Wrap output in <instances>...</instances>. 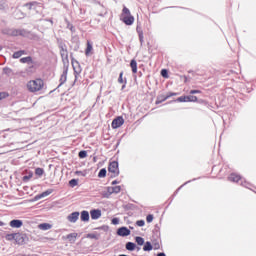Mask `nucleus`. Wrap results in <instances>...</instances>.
Here are the masks:
<instances>
[{"mask_svg":"<svg viewBox=\"0 0 256 256\" xmlns=\"http://www.w3.org/2000/svg\"><path fill=\"white\" fill-rule=\"evenodd\" d=\"M3 99V97L1 96V94H0V101Z\"/></svg>","mask_w":256,"mask_h":256,"instance_id":"obj_50","label":"nucleus"},{"mask_svg":"<svg viewBox=\"0 0 256 256\" xmlns=\"http://www.w3.org/2000/svg\"><path fill=\"white\" fill-rule=\"evenodd\" d=\"M15 236H16V233H12V234H7L6 235V240L7 241H15Z\"/></svg>","mask_w":256,"mask_h":256,"instance_id":"obj_24","label":"nucleus"},{"mask_svg":"<svg viewBox=\"0 0 256 256\" xmlns=\"http://www.w3.org/2000/svg\"><path fill=\"white\" fill-rule=\"evenodd\" d=\"M3 73L5 74V75H11V73H13V70H11V68H4L3 69Z\"/></svg>","mask_w":256,"mask_h":256,"instance_id":"obj_30","label":"nucleus"},{"mask_svg":"<svg viewBox=\"0 0 256 256\" xmlns=\"http://www.w3.org/2000/svg\"><path fill=\"white\" fill-rule=\"evenodd\" d=\"M77 237H79V234L77 233H70L66 236H63L62 239L65 241V239H67L69 241V243H75V241H77Z\"/></svg>","mask_w":256,"mask_h":256,"instance_id":"obj_8","label":"nucleus"},{"mask_svg":"<svg viewBox=\"0 0 256 256\" xmlns=\"http://www.w3.org/2000/svg\"><path fill=\"white\" fill-rule=\"evenodd\" d=\"M43 87H45V83L42 79L30 80L26 84V88L30 93H38V91H42Z\"/></svg>","mask_w":256,"mask_h":256,"instance_id":"obj_1","label":"nucleus"},{"mask_svg":"<svg viewBox=\"0 0 256 256\" xmlns=\"http://www.w3.org/2000/svg\"><path fill=\"white\" fill-rule=\"evenodd\" d=\"M196 93H201V91H199V90H191L190 91L191 95H195Z\"/></svg>","mask_w":256,"mask_h":256,"instance_id":"obj_42","label":"nucleus"},{"mask_svg":"<svg viewBox=\"0 0 256 256\" xmlns=\"http://www.w3.org/2000/svg\"><path fill=\"white\" fill-rule=\"evenodd\" d=\"M125 85H126V84L124 83V85L122 86V89H125Z\"/></svg>","mask_w":256,"mask_h":256,"instance_id":"obj_49","label":"nucleus"},{"mask_svg":"<svg viewBox=\"0 0 256 256\" xmlns=\"http://www.w3.org/2000/svg\"><path fill=\"white\" fill-rule=\"evenodd\" d=\"M113 193H115V192L113 191V187L110 186V187H107V188H106V191H104V192L102 193V195H103V197H105L106 199H109V197H111V195H113Z\"/></svg>","mask_w":256,"mask_h":256,"instance_id":"obj_13","label":"nucleus"},{"mask_svg":"<svg viewBox=\"0 0 256 256\" xmlns=\"http://www.w3.org/2000/svg\"><path fill=\"white\" fill-rule=\"evenodd\" d=\"M91 219L97 220L101 217V210L95 209L90 212Z\"/></svg>","mask_w":256,"mask_h":256,"instance_id":"obj_12","label":"nucleus"},{"mask_svg":"<svg viewBox=\"0 0 256 256\" xmlns=\"http://www.w3.org/2000/svg\"><path fill=\"white\" fill-rule=\"evenodd\" d=\"M3 225H5V223L3 221H0V227H3Z\"/></svg>","mask_w":256,"mask_h":256,"instance_id":"obj_46","label":"nucleus"},{"mask_svg":"<svg viewBox=\"0 0 256 256\" xmlns=\"http://www.w3.org/2000/svg\"><path fill=\"white\" fill-rule=\"evenodd\" d=\"M121 17L125 25H131L132 23H135V17L131 15V11H129L127 7L123 8Z\"/></svg>","mask_w":256,"mask_h":256,"instance_id":"obj_2","label":"nucleus"},{"mask_svg":"<svg viewBox=\"0 0 256 256\" xmlns=\"http://www.w3.org/2000/svg\"><path fill=\"white\" fill-rule=\"evenodd\" d=\"M135 247H137V246H136L135 243H133V242H128V243L126 244V249H127V251H135Z\"/></svg>","mask_w":256,"mask_h":256,"instance_id":"obj_19","label":"nucleus"},{"mask_svg":"<svg viewBox=\"0 0 256 256\" xmlns=\"http://www.w3.org/2000/svg\"><path fill=\"white\" fill-rule=\"evenodd\" d=\"M61 55H62V57H67V51L63 50Z\"/></svg>","mask_w":256,"mask_h":256,"instance_id":"obj_44","label":"nucleus"},{"mask_svg":"<svg viewBox=\"0 0 256 256\" xmlns=\"http://www.w3.org/2000/svg\"><path fill=\"white\" fill-rule=\"evenodd\" d=\"M114 193H121V186H112Z\"/></svg>","mask_w":256,"mask_h":256,"instance_id":"obj_32","label":"nucleus"},{"mask_svg":"<svg viewBox=\"0 0 256 256\" xmlns=\"http://www.w3.org/2000/svg\"><path fill=\"white\" fill-rule=\"evenodd\" d=\"M106 175H107V170L106 169H101L100 171H99V173H98V177H100V178H103V177H106Z\"/></svg>","mask_w":256,"mask_h":256,"instance_id":"obj_23","label":"nucleus"},{"mask_svg":"<svg viewBox=\"0 0 256 256\" xmlns=\"http://www.w3.org/2000/svg\"><path fill=\"white\" fill-rule=\"evenodd\" d=\"M25 55V50L17 51L13 54V59H19L20 57H23Z\"/></svg>","mask_w":256,"mask_h":256,"instance_id":"obj_17","label":"nucleus"},{"mask_svg":"<svg viewBox=\"0 0 256 256\" xmlns=\"http://www.w3.org/2000/svg\"><path fill=\"white\" fill-rule=\"evenodd\" d=\"M112 185H117V180H114V181L112 182Z\"/></svg>","mask_w":256,"mask_h":256,"instance_id":"obj_47","label":"nucleus"},{"mask_svg":"<svg viewBox=\"0 0 256 256\" xmlns=\"http://www.w3.org/2000/svg\"><path fill=\"white\" fill-rule=\"evenodd\" d=\"M136 225H137L138 227H144V226H145V221H144V220H138V221L136 222Z\"/></svg>","mask_w":256,"mask_h":256,"instance_id":"obj_33","label":"nucleus"},{"mask_svg":"<svg viewBox=\"0 0 256 256\" xmlns=\"http://www.w3.org/2000/svg\"><path fill=\"white\" fill-rule=\"evenodd\" d=\"M188 102H197V96H187Z\"/></svg>","mask_w":256,"mask_h":256,"instance_id":"obj_28","label":"nucleus"},{"mask_svg":"<svg viewBox=\"0 0 256 256\" xmlns=\"http://www.w3.org/2000/svg\"><path fill=\"white\" fill-rule=\"evenodd\" d=\"M112 225H119V218H113Z\"/></svg>","mask_w":256,"mask_h":256,"instance_id":"obj_37","label":"nucleus"},{"mask_svg":"<svg viewBox=\"0 0 256 256\" xmlns=\"http://www.w3.org/2000/svg\"><path fill=\"white\" fill-rule=\"evenodd\" d=\"M123 123H125V120L123 119V117H117L112 121V129H119V127H121Z\"/></svg>","mask_w":256,"mask_h":256,"instance_id":"obj_6","label":"nucleus"},{"mask_svg":"<svg viewBox=\"0 0 256 256\" xmlns=\"http://www.w3.org/2000/svg\"><path fill=\"white\" fill-rule=\"evenodd\" d=\"M135 241H136V243H137L138 245H144V244H145V239H143V237L137 236V237L135 238Z\"/></svg>","mask_w":256,"mask_h":256,"instance_id":"obj_22","label":"nucleus"},{"mask_svg":"<svg viewBox=\"0 0 256 256\" xmlns=\"http://www.w3.org/2000/svg\"><path fill=\"white\" fill-rule=\"evenodd\" d=\"M26 7H28V9H32V7H33V3L26 4Z\"/></svg>","mask_w":256,"mask_h":256,"instance_id":"obj_45","label":"nucleus"},{"mask_svg":"<svg viewBox=\"0 0 256 256\" xmlns=\"http://www.w3.org/2000/svg\"><path fill=\"white\" fill-rule=\"evenodd\" d=\"M78 155L80 159H85L87 157V151H80Z\"/></svg>","mask_w":256,"mask_h":256,"instance_id":"obj_31","label":"nucleus"},{"mask_svg":"<svg viewBox=\"0 0 256 256\" xmlns=\"http://www.w3.org/2000/svg\"><path fill=\"white\" fill-rule=\"evenodd\" d=\"M108 171L111 173V177H117L119 175V163L117 161L111 162Z\"/></svg>","mask_w":256,"mask_h":256,"instance_id":"obj_3","label":"nucleus"},{"mask_svg":"<svg viewBox=\"0 0 256 256\" xmlns=\"http://www.w3.org/2000/svg\"><path fill=\"white\" fill-rule=\"evenodd\" d=\"M158 256H166L165 253H159Z\"/></svg>","mask_w":256,"mask_h":256,"instance_id":"obj_48","label":"nucleus"},{"mask_svg":"<svg viewBox=\"0 0 256 256\" xmlns=\"http://www.w3.org/2000/svg\"><path fill=\"white\" fill-rule=\"evenodd\" d=\"M88 239H97V235L95 234H87Z\"/></svg>","mask_w":256,"mask_h":256,"instance_id":"obj_38","label":"nucleus"},{"mask_svg":"<svg viewBox=\"0 0 256 256\" xmlns=\"http://www.w3.org/2000/svg\"><path fill=\"white\" fill-rule=\"evenodd\" d=\"M14 241L17 245H25V243L29 242V237L27 234L16 233Z\"/></svg>","mask_w":256,"mask_h":256,"instance_id":"obj_4","label":"nucleus"},{"mask_svg":"<svg viewBox=\"0 0 256 256\" xmlns=\"http://www.w3.org/2000/svg\"><path fill=\"white\" fill-rule=\"evenodd\" d=\"M161 75H162V77L167 78V77H168V76H167V70H166V69H163V70L161 71Z\"/></svg>","mask_w":256,"mask_h":256,"instance_id":"obj_39","label":"nucleus"},{"mask_svg":"<svg viewBox=\"0 0 256 256\" xmlns=\"http://www.w3.org/2000/svg\"><path fill=\"white\" fill-rule=\"evenodd\" d=\"M146 221H147V223H153V215L149 214V215L146 217Z\"/></svg>","mask_w":256,"mask_h":256,"instance_id":"obj_34","label":"nucleus"},{"mask_svg":"<svg viewBox=\"0 0 256 256\" xmlns=\"http://www.w3.org/2000/svg\"><path fill=\"white\" fill-rule=\"evenodd\" d=\"M139 39H140V42L143 43V33L142 32L139 34Z\"/></svg>","mask_w":256,"mask_h":256,"instance_id":"obj_43","label":"nucleus"},{"mask_svg":"<svg viewBox=\"0 0 256 256\" xmlns=\"http://www.w3.org/2000/svg\"><path fill=\"white\" fill-rule=\"evenodd\" d=\"M69 223H77L79 221V212H73L67 216Z\"/></svg>","mask_w":256,"mask_h":256,"instance_id":"obj_9","label":"nucleus"},{"mask_svg":"<svg viewBox=\"0 0 256 256\" xmlns=\"http://www.w3.org/2000/svg\"><path fill=\"white\" fill-rule=\"evenodd\" d=\"M20 62L21 63H28V65H30V66H29V69H27L26 71L28 73H33V71H31V69H33V59L30 56L21 58Z\"/></svg>","mask_w":256,"mask_h":256,"instance_id":"obj_5","label":"nucleus"},{"mask_svg":"<svg viewBox=\"0 0 256 256\" xmlns=\"http://www.w3.org/2000/svg\"><path fill=\"white\" fill-rule=\"evenodd\" d=\"M53 225L49 224V223H42L38 225V229H40L41 231H49V229H52Z\"/></svg>","mask_w":256,"mask_h":256,"instance_id":"obj_14","label":"nucleus"},{"mask_svg":"<svg viewBox=\"0 0 256 256\" xmlns=\"http://www.w3.org/2000/svg\"><path fill=\"white\" fill-rule=\"evenodd\" d=\"M35 173L41 177V175H43V173H45V171L42 168H36Z\"/></svg>","mask_w":256,"mask_h":256,"instance_id":"obj_29","label":"nucleus"},{"mask_svg":"<svg viewBox=\"0 0 256 256\" xmlns=\"http://www.w3.org/2000/svg\"><path fill=\"white\" fill-rule=\"evenodd\" d=\"M10 227H12L13 229H21V227H23V221L12 220L10 221Z\"/></svg>","mask_w":256,"mask_h":256,"instance_id":"obj_10","label":"nucleus"},{"mask_svg":"<svg viewBox=\"0 0 256 256\" xmlns=\"http://www.w3.org/2000/svg\"><path fill=\"white\" fill-rule=\"evenodd\" d=\"M228 179L229 181H232V183H238L239 181H241V176L237 174H231Z\"/></svg>","mask_w":256,"mask_h":256,"instance_id":"obj_15","label":"nucleus"},{"mask_svg":"<svg viewBox=\"0 0 256 256\" xmlns=\"http://www.w3.org/2000/svg\"><path fill=\"white\" fill-rule=\"evenodd\" d=\"M175 95H177V94H175V93H169V94H167L166 97H164V99H162V101H167V99H169V97H173V96H175Z\"/></svg>","mask_w":256,"mask_h":256,"instance_id":"obj_35","label":"nucleus"},{"mask_svg":"<svg viewBox=\"0 0 256 256\" xmlns=\"http://www.w3.org/2000/svg\"><path fill=\"white\" fill-rule=\"evenodd\" d=\"M61 81H67V72H63L61 76Z\"/></svg>","mask_w":256,"mask_h":256,"instance_id":"obj_36","label":"nucleus"},{"mask_svg":"<svg viewBox=\"0 0 256 256\" xmlns=\"http://www.w3.org/2000/svg\"><path fill=\"white\" fill-rule=\"evenodd\" d=\"M118 83H125V85H127V80H123V72H121L119 75Z\"/></svg>","mask_w":256,"mask_h":256,"instance_id":"obj_26","label":"nucleus"},{"mask_svg":"<svg viewBox=\"0 0 256 256\" xmlns=\"http://www.w3.org/2000/svg\"><path fill=\"white\" fill-rule=\"evenodd\" d=\"M31 177H33V175L24 176L23 181H29V179H31Z\"/></svg>","mask_w":256,"mask_h":256,"instance_id":"obj_41","label":"nucleus"},{"mask_svg":"<svg viewBox=\"0 0 256 256\" xmlns=\"http://www.w3.org/2000/svg\"><path fill=\"white\" fill-rule=\"evenodd\" d=\"M80 219L81 221H84V222L89 221V212L86 210L82 211L80 215Z\"/></svg>","mask_w":256,"mask_h":256,"instance_id":"obj_16","label":"nucleus"},{"mask_svg":"<svg viewBox=\"0 0 256 256\" xmlns=\"http://www.w3.org/2000/svg\"><path fill=\"white\" fill-rule=\"evenodd\" d=\"M76 175H81L82 177H85V175H87V173L82 172V171H77Z\"/></svg>","mask_w":256,"mask_h":256,"instance_id":"obj_40","label":"nucleus"},{"mask_svg":"<svg viewBox=\"0 0 256 256\" xmlns=\"http://www.w3.org/2000/svg\"><path fill=\"white\" fill-rule=\"evenodd\" d=\"M91 51H93V45L90 42H87V48L85 54L87 56L91 55Z\"/></svg>","mask_w":256,"mask_h":256,"instance_id":"obj_21","label":"nucleus"},{"mask_svg":"<svg viewBox=\"0 0 256 256\" xmlns=\"http://www.w3.org/2000/svg\"><path fill=\"white\" fill-rule=\"evenodd\" d=\"M177 101H179V103H187L188 98H187V96H181V97L177 98Z\"/></svg>","mask_w":256,"mask_h":256,"instance_id":"obj_25","label":"nucleus"},{"mask_svg":"<svg viewBox=\"0 0 256 256\" xmlns=\"http://www.w3.org/2000/svg\"><path fill=\"white\" fill-rule=\"evenodd\" d=\"M143 251H153V245H151V242H146L144 244Z\"/></svg>","mask_w":256,"mask_h":256,"instance_id":"obj_20","label":"nucleus"},{"mask_svg":"<svg viewBox=\"0 0 256 256\" xmlns=\"http://www.w3.org/2000/svg\"><path fill=\"white\" fill-rule=\"evenodd\" d=\"M130 67L132 69V73H137V61L136 60H131Z\"/></svg>","mask_w":256,"mask_h":256,"instance_id":"obj_18","label":"nucleus"},{"mask_svg":"<svg viewBox=\"0 0 256 256\" xmlns=\"http://www.w3.org/2000/svg\"><path fill=\"white\" fill-rule=\"evenodd\" d=\"M51 193H53V189H48V190L44 191L42 194L37 195L35 197V200L39 201V199H43V197H49V195H51Z\"/></svg>","mask_w":256,"mask_h":256,"instance_id":"obj_11","label":"nucleus"},{"mask_svg":"<svg viewBox=\"0 0 256 256\" xmlns=\"http://www.w3.org/2000/svg\"><path fill=\"white\" fill-rule=\"evenodd\" d=\"M117 235L120 237H128V235H131V230H129L127 227H121L118 229Z\"/></svg>","mask_w":256,"mask_h":256,"instance_id":"obj_7","label":"nucleus"},{"mask_svg":"<svg viewBox=\"0 0 256 256\" xmlns=\"http://www.w3.org/2000/svg\"><path fill=\"white\" fill-rule=\"evenodd\" d=\"M70 187H77L78 181L76 179H72L69 181Z\"/></svg>","mask_w":256,"mask_h":256,"instance_id":"obj_27","label":"nucleus"}]
</instances>
